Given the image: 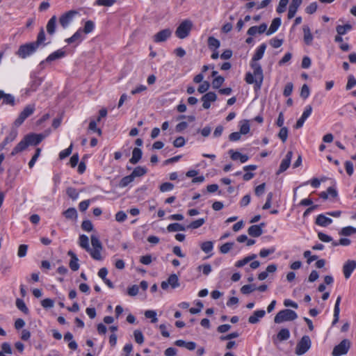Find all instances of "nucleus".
<instances>
[{
    "instance_id": "393cba45",
    "label": "nucleus",
    "mask_w": 356,
    "mask_h": 356,
    "mask_svg": "<svg viewBox=\"0 0 356 356\" xmlns=\"http://www.w3.org/2000/svg\"><path fill=\"white\" fill-rule=\"evenodd\" d=\"M281 25V19L280 17H276L273 19V20L271 22V24L270 26V28L266 31V35H270L275 32L277 31L280 26Z\"/></svg>"
},
{
    "instance_id": "412c9836",
    "label": "nucleus",
    "mask_w": 356,
    "mask_h": 356,
    "mask_svg": "<svg viewBox=\"0 0 356 356\" xmlns=\"http://www.w3.org/2000/svg\"><path fill=\"white\" fill-rule=\"evenodd\" d=\"M1 99H3V104H8L13 106L15 104V97L10 94L5 93L3 90H0V100Z\"/></svg>"
},
{
    "instance_id": "6ab92c4d",
    "label": "nucleus",
    "mask_w": 356,
    "mask_h": 356,
    "mask_svg": "<svg viewBox=\"0 0 356 356\" xmlns=\"http://www.w3.org/2000/svg\"><path fill=\"white\" fill-rule=\"evenodd\" d=\"M67 254L71 257L69 263L70 268L73 271H76L79 268V259L76 254L72 250L68 251Z\"/></svg>"
},
{
    "instance_id": "b1692460",
    "label": "nucleus",
    "mask_w": 356,
    "mask_h": 356,
    "mask_svg": "<svg viewBox=\"0 0 356 356\" xmlns=\"http://www.w3.org/2000/svg\"><path fill=\"white\" fill-rule=\"evenodd\" d=\"M29 146L28 143L25 138V137L13 148L11 155L14 156L19 152H21L26 149Z\"/></svg>"
},
{
    "instance_id": "a18cd8bd",
    "label": "nucleus",
    "mask_w": 356,
    "mask_h": 356,
    "mask_svg": "<svg viewBox=\"0 0 356 356\" xmlns=\"http://www.w3.org/2000/svg\"><path fill=\"white\" fill-rule=\"evenodd\" d=\"M299 6H300V5L291 3L289 8V12H288V18L289 19H292L295 16Z\"/></svg>"
},
{
    "instance_id": "49530a36",
    "label": "nucleus",
    "mask_w": 356,
    "mask_h": 356,
    "mask_svg": "<svg viewBox=\"0 0 356 356\" xmlns=\"http://www.w3.org/2000/svg\"><path fill=\"white\" fill-rule=\"evenodd\" d=\"M81 38V30H78L72 37L65 40V42L68 44L73 43L76 40H79Z\"/></svg>"
},
{
    "instance_id": "1a4fd4ad",
    "label": "nucleus",
    "mask_w": 356,
    "mask_h": 356,
    "mask_svg": "<svg viewBox=\"0 0 356 356\" xmlns=\"http://www.w3.org/2000/svg\"><path fill=\"white\" fill-rule=\"evenodd\" d=\"M78 13H79L75 10H71L63 13L59 17V24L63 29H66L71 24Z\"/></svg>"
},
{
    "instance_id": "603ef678",
    "label": "nucleus",
    "mask_w": 356,
    "mask_h": 356,
    "mask_svg": "<svg viewBox=\"0 0 356 356\" xmlns=\"http://www.w3.org/2000/svg\"><path fill=\"white\" fill-rule=\"evenodd\" d=\"M115 2H116V0H97L95 1V4L98 5V6H106V7H111Z\"/></svg>"
},
{
    "instance_id": "338daca9",
    "label": "nucleus",
    "mask_w": 356,
    "mask_h": 356,
    "mask_svg": "<svg viewBox=\"0 0 356 356\" xmlns=\"http://www.w3.org/2000/svg\"><path fill=\"white\" fill-rule=\"evenodd\" d=\"M293 88V86L292 83L289 82V83H286V85L284 87V91H283V95L285 97L290 96L292 93Z\"/></svg>"
},
{
    "instance_id": "13d9d810",
    "label": "nucleus",
    "mask_w": 356,
    "mask_h": 356,
    "mask_svg": "<svg viewBox=\"0 0 356 356\" xmlns=\"http://www.w3.org/2000/svg\"><path fill=\"white\" fill-rule=\"evenodd\" d=\"M41 152L40 148H37L35 150V152L33 157L31 158V161L29 163V166L30 168H33L35 165V163L36 162L38 158L40 156Z\"/></svg>"
},
{
    "instance_id": "58836bf2",
    "label": "nucleus",
    "mask_w": 356,
    "mask_h": 356,
    "mask_svg": "<svg viewBox=\"0 0 356 356\" xmlns=\"http://www.w3.org/2000/svg\"><path fill=\"white\" fill-rule=\"evenodd\" d=\"M45 40V33L43 28H41L40 32L38 33L37 40L35 42H33V44L36 45L38 48L39 45L41 44Z\"/></svg>"
},
{
    "instance_id": "6e6552de",
    "label": "nucleus",
    "mask_w": 356,
    "mask_h": 356,
    "mask_svg": "<svg viewBox=\"0 0 356 356\" xmlns=\"http://www.w3.org/2000/svg\"><path fill=\"white\" fill-rule=\"evenodd\" d=\"M35 111L34 104H29L27 105L24 110L19 113L18 118L15 120L14 124L16 127L20 126L24 120L31 115Z\"/></svg>"
},
{
    "instance_id": "0eeeda50",
    "label": "nucleus",
    "mask_w": 356,
    "mask_h": 356,
    "mask_svg": "<svg viewBox=\"0 0 356 356\" xmlns=\"http://www.w3.org/2000/svg\"><path fill=\"white\" fill-rule=\"evenodd\" d=\"M38 47L33 42L27 43L23 45H21L17 51V55L22 58H25L27 56L33 54L36 50Z\"/></svg>"
},
{
    "instance_id": "ea45409f",
    "label": "nucleus",
    "mask_w": 356,
    "mask_h": 356,
    "mask_svg": "<svg viewBox=\"0 0 356 356\" xmlns=\"http://www.w3.org/2000/svg\"><path fill=\"white\" fill-rule=\"evenodd\" d=\"M63 215L67 219H73L76 218L77 212L74 208L72 207L65 211Z\"/></svg>"
},
{
    "instance_id": "39448f33",
    "label": "nucleus",
    "mask_w": 356,
    "mask_h": 356,
    "mask_svg": "<svg viewBox=\"0 0 356 356\" xmlns=\"http://www.w3.org/2000/svg\"><path fill=\"white\" fill-rule=\"evenodd\" d=\"M312 346V341L309 336L305 335L298 342L295 353L298 355H302L307 353Z\"/></svg>"
},
{
    "instance_id": "6e6d98bb",
    "label": "nucleus",
    "mask_w": 356,
    "mask_h": 356,
    "mask_svg": "<svg viewBox=\"0 0 356 356\" xmlns=\"http://www.w3.org/2000/svg\"><path fill=\"white\" fill-rule=\"evenodd\" d=\"M145 316L147 318H151L152 323L157 322L156 313L153 310H147L145 312Z\"/></svg>"
},
{
    "instance_id": "7ed1b4c3",
    "label": "nucleus",
    "mask_w": 356,
    "mask_h": 356,
    "mask_svg": "<svg viewBox=\"0 0 356 356\" xmlns=\"http://www.w3.org/2000/svg\"><path fill=\"white\" fill-rule=\"evenodd\" d=\"M298 318L297 314L289 309H285L280 311L274 318L275 323H282L285 321H291Z\"/></svg>"
},
{
    "instance_id": "ddd939ff",
    "label": "nucleus",
    "mask_w": 356,
    "mask_h": 356,
    "mask_svg": "<svg viewBox=\"0 0 356 356\" xmlns=\"http://www.w3.org/2000/svg\"><path fill=\"white\" fill-rule=\"evenodd\" d=\"M172 31L170 29H165L158 32L154 35V42H163L167 40L170 37Z\"/></svg>"
},
{
    "instance_id": "3c124183",
    "label": "nucleus",
    "mask_w": 356,
    "mask_h": 356,
    "mask_svg": "<svg viewBox=\"0 0 356 356\" xmlns=\"http://www.w3.org/2000/svg\"><path fill=\"white\" fill-rule=\"evenodd\" d=\"M66 193L67 195L74 200L78 198L79 193L76 191V188L73 187H68L66 190Z\"/></svg>"
},
{
    "instance_id": "7c9ffc66",
    "label": "nucleus",
    "mask_w": 356,
    "mask_h": 356,
    "mask_svg": "<svg viewBox=\"0 0 356 356\" xmlns=\"http://www.w3.org/2000/svg\"><path fill=\"white\" fill-rule=\"evenodd\" d=\"M304 32V41L307 44H310L313 40V35L311 33L310 29L309 26H304L303 27Z\"/></svg>"
},
{
    "instance_id": "9b49d317",
    "label": "nucleus",
    "mask_w": 356,
    "mask_h": 356,
    "mask_svg": "<svg viewBox=\"0 0 356 356\" xmlns=\"http://www.w3.org/2000/svg\"><path fill=\"white\" fill-rule=\"evenodd\" d=\"M356 269V261L348 259L343 266V273L346 279H348Z\"/></svg>"
},
{
    "instance_id": "a211bd4d",
    "label": "nucleus",
    "mask_w": 356,
    "mask_h": 356,
    "mask_svg": "<svg viewBox=\"0 0 356 356\" xmlns=\"http://www.w3.org/2000/svg\"><path fill=\"white\" fill-rule=\"evenodd\" d=\"M42 79L40 77H35L31 82L30 86L26 90L25 95H30L32 92L36 91L38 88L41 85Z\"/></svg>"
},
{
    "instance_id": "dca6fc26",
    "label": "nucleus",
    "mask_w": 356,
    "mask_h": 356,
    "mask_svg": "<svg viewBox=\"0 0 356 356\" xmlns=\"http://www.w3.org/2000/svg\"><path fill=\"white\" fill-rule=\"evenodd\" d=\"M25 138L29 145H38L44 138V136L42 134H28L25 136Z\"/></svg>"
},
{
    "instance_id": "4d7b16f0",
    "label": "nucleus",
    "mask_w": 356,
    "mask_h": 356,
    "mask_svg": "<svg viewBox=\"0 0 356 356\" xmlns=\"http://www.w3.org/2000/svg\"><path fill=\"white\" fill-rule=\"evenodd\" d=\"M81 228L82 229L86 232L92 231L93 229V225L92 222L89 220H83L81 223Z\"/></svg>"
},
{
    "instance_id": "09e8293b",
    "label": "nucleus",
    "mask_w": 356,
    "mask_h": 356,
    "mask_svg": "<svg viewBox=\"0 0 356 356\" xmlns=\"http://www.w3.org/2000/svg\"><path fill=\"white\" fill-rule=\"evenodd\" d=\"M250 131V124L248 120H244L241 122L240 133L241 134H247Z\"/></svg>"
},
{
    "instance_id": "9d476101",
    "label": "nucleus",
    "mask_w": 356,
    "mask_h": 356,
    "mask_svg": "<svg viewBox=\"0 0 356 356\" xmlns=\"http://www.w3.org/2000/svg\"><path fill=\"white\" fill-rule=\"evenodd\" d=\"M179 278L175 274L170 275L166 281H163L161 284V286L163 290H166L169 286L172 289H175L179 287Z\"/></svg>"
},
{
    "instance_id": "864d4df0",
    "label": "nucleus",
    "mask_w": 356,
    "mask_h": 356,
    "mask_svg": "<svg viewBox=\"0 0 356 356\" xmlns=\"http://www.w3.org/2000/svg\"><path fill=\"white\" fill-rule=\"evenodd\" d=\"M225 79L221 76L216 77L212 81L213 88L216 89L219 88L223 83Z\"/></svg>"
},
{
    "instance_id": "5701e85b",
    "label": "nucleus",
    "mask_w": 356,
    "mask_h": 356,
    "mask_svg": "<svg viewBox=\"0 0 356 356\" xmlns=\"http://www.w3.org/2000/svg\"><path fill=\"white\" fill-rule=\"evenodd\" d=\"M266 314V312L263 309L254 312L248 318V322L251 324H255L259 322V318H263Z\"/></svg>"
},
{
    "instance_id": "f8f14e48",
    "label": "nucleus",
    "mask_w": 356,
    "mask_h": 356,
    "mask_svg": "<svg viewBox=\"0 0 356 356\" xmlns=\"http://www.w3.org/2000/svg\"><path fill=\"white\" fill-rule=\"evenodd\" d=\"M217 99V95L213 92H209L204 95L201 100L203 102L202 107L204 109H208L211 106V102H216Z\"/></svg>"
},
{
    "instance_id": "f704fd0d",
    "label": "nucleus",
    "mask_w": 356,
    "mask_h": 356,
    "mask_svg": "<svg viewBox=\"0 0 356 356\" xmlns=\"http://www.w3.org/2000/svg\"><path fill=\"white\" fill-rule=\"evenodd\" d=\"M208 45L210 49H214L216 50L219 48L220 42L216 38L210 36L208 38Z\"/></svg>"
},
{
    "instance_id": "bf43d9fd",
    "label": "nucleus",
    "mask_w": 356,
    "mask_h": 356,
    "mask_svg": "<svg viewBox=\"0 0 356 356\" xmlns=\"http://www.w3.org/2000/svg\"><path fill=\"white\" fill-rule=\"evenodd\" d=\"M173 188H174L173 184L170 183V182H165L160 186L159 189H160L161 192L164 193V192H167V191H170L172 190Z\"/></svg>"
},
{
    "instance_id": "aec40b11",
    "label": "nucleus",
    "mask_w": 356,
    "mask_h": 356,
    "mask_svg": "<svg viewBox=\"0 0 356 356\" xmlns=\"http://www.w3.org/2000/svg\"><path fill=\"white\" fill-rule=\"evenodd\" d=\"M65 56V51L63 49H58L52 54H51L45 60L41 62V64H43L44 62L50 63L51 61L56 60L57 59L61 58Z\"/></svg>"
},
{
    "instance_id": "f257e3e1",
    "label": "nucleus",
    "mask_w": 356,
    "mask_h": 356,
    "mask_svg": "<svg viewBox=\"0 0 356 356\" xmlns=\"http://www.w3.org/2000/svg\"><path fill=\"white\" fill-rule=\"evenodd\" d=\"M266 49V44L265 43H263L259 46L253 56L252 60L250 64V66L253 70V72H247L245 74V81L248 84L254 83L255 91H258L261 89L264 81L263 70L261 65L257 63V61L262 58Z\"/></svg>"
},
{
    "instance_id": "a19ab883",
    "label": "nucleus",
    "mask_w": 356,
    "mask_h": 356,
    "mask_svg": "<svg viewBox=\"0 0 356 356\" xmlns=\"http://www.w3.org/2000/svg\"><path fill=\"white\" fill-rule=\"evenodd\" d=\"M134 180V177L131 175L124 177L119 183V186L120 188H124L127 186L130 183H131Z\"/></svg>"
},
{
    "instance_id": "5fc2aeb1",
    "label": "nucleus",
    "mask_w": 356,
    "mask_h": 356,
    "mask_svg": "<svg viewBox=\"0 0 356 356\" xmlns=\"http://www.w3.org/2000/svg\"><path fill=\"white\" fill-rule=\"evenodd\" d=\"M234 243H226L222 245L220 248V251L222 254L228 253L230 250L233 248Z\"/></svg>"
},
{
    "instance_id": "8fccbe9b",
    "label": "nucleus",
    "mask_w": 356,
    "mask_h": 356,
    "mask_svg": "<svg viewBox=\"0 0 356 356\" xmlns=\"http://www.w3.org/2000/svg\"><path fill=\"white\" fill-rule=\"evenodd\" d=\"M94 27H95L94 22L91 20H88L85 23V26H84L83 31L86 34H88L93 31Z\"/></svg>"
},
{
    "instance_id": "774afa93",
    "label": "nucleus",
    "mask_w": 356,
    "mask_h": 356,
    "mask_svg": "<svg viewBox=\"0 0 356 356\" xmlns=\"http://www.w3.org/2000/svg\"><path fill=\"white\" fill-rule=\"evenodd\" d=\"M356 85V79L354 78L353 75H350L348 76V83L346 84V88L347 90H350Z\"/></svg>"
},
{
    "instance_id": "2eb2a0df",
    "label": "nucleus",
    "mask_w": 356,
    "mask_h": 356,
    "mask_svg": "<svg viewBox=\"0 0 356 356\" xmlns=\"http://www.w3.org/2000/svg\"><path fill=\"white\" fill-rule=\"evenodd\" d=\"M293 156V152L291 151H289L285 156V158L282 161L279 170L277 171V174L282 173L286 170V169L289 167L291 161Z\"/></svg>"
},
{
    "instance_id": "680f3d73",
    "label": "nucleus",
    "mask_w": 356,
    "mask_h": 356,
    "mask_svg": "<svg viewBox=\"0 0 356 356\" xmlns=\"http://www.w3.org/2000/svg\"><path fill=\"white\" fill-rule=\"evenodd\" d=\"M135 341L136 343L141 344L144 341V337L140 330H135L134 332Z\"/></svg>"
},
{
    "instance_id": "052dcab7",
    "label": "nucleus",
    "mask_w": 356,
    "mask_h": 356,
    "mask_svg": "<svg viewBox=\"0 0 356 356\" xmlns=\"http://www.w3.org/2000/svg\"><path fill=\"white\" fill-rule=\"evenodd\" d=\"M289 3V0H280L279 5L277 8L278 13H282L285 11L286 7Z\"/></svg>"
},
{
    "instance_id": "e2e57ef3",
    "label": "nucleus",
    "mask_w": 356,
    "mask_h": 356,
    "mask_svg": "<svg viewBox=\"0 0 356 356\" xmlns=\"http://www.w3.org/2000/svg\"><path fill=\"white\" fill-rule=\"evenodd\" d=\"M28 250V245L25 244L20 245L18 248L17 255L19 257L26 256Z\"/></svg>"
},
{
    "instance_id": "69168bd1",
    "label": "nucleus",
    "mask_w": 356,
    "mask_h": 356,
    "mask_svg": "<svg viewBox=\"0 0 356 356\" xmlns=\"http://www.w3.org/2000/svg\"><path fill=\"white\" fill-rule=\"evenodd\" d=\"M209 87H210V83L208 81H204L202 83L201 85H200V86L197 88V91L200 93H204L209 89Z\"/></svg>"
},
{
    "instance_id": "423d86ee",
    "label": "nucleus",
    "mask_w": 356,
    "mask_h": 356,
    "mask_svg": "<svg viewBox=\"0 0 356 356\" xmlns=\"http://www.w3.org/2000/svg\"><path fill=\"white\" fill-rule=\"evenodd\" d=\"M350 341L348 339H343L333 348L332 355L333 356H341L346 355L348 352L350 348Z\"/></svg>"
},
{
    "instance_id": "4468645a",
    "label": "nucleus",
    "mask_w": 356,
    "mask_h": 356,
    "mask_svg": "<svg viewBox=\"0 0 356 356\" xmlns=\"http://www.w3.org/2000/svg\"><path fill=\"white\" fill-rule=\"evenodd\" d=\"M264 226V222H261L259 225H254L250 226L248 229V234L252 237L260 236L263 233L262 227Z\"/></svg>"
},
{
    "instance_id": "cd10ccee",
    "label": "nucleus",
    "mask_w": 356,
    "mask_h": 356,
    "mask_svg": "<svg viewBox=\"0 0 356 356\" xmlns=\"http://www.w3.org/2000/svg\"><path fill=\"white\" fill-rule=\"evenodd\" d=\"M56 16L54 15L51 17V19L48 21L47 24V31L49 34L53 35L54 34L56 31Z\"/></svg>"
},
{
    "instance_id": "c03bdc74",
    "label": "nucleus",
    "mask_w": 356,
    "mask_h": 356,
    "mask_svg": "<svg viewBox=\"0 0 356 356\" xmlns=\"http://www.w3.org/2000/svg\"><path fill=\"white\" fill-rule=\"evenodd\" d=\"M288 133L289 130L288 128L286 127H281L279 133H278V137L283 142L285 143L288 138Z\"/></svg>"
},
{
    "instance_id": "473e14b6",
    "label": "nucleus",
    "mask_w": 356,
    "mask_h": 356,
    "mask_svg": "<svg viewBox=\"0 0 356 356\" xmlns=\"http://www.w3.org/2000/svg\"><path fill=\"white\" fill-rule=\"evenodd\" d=\"M355 233H356V228L351 227V226L345 227L342 228L341 229V231L339 232L340 235L345 236H350Z\"/></svg>"
},
{
    "instance_id": "72a5a7b5",
    "label": "nucleus",
    "mask_w": 356,
    "mask_h": 356,
    "mask_svg": "<svg viewBox=\"0 0 356 356\" xmlns=\"http://www.w3.org/2000/svg\"><path fill=\"white\" fill-rule=\"evenodd\" d=\"M277 337L280 341L287 340L290 337L289 330L286 328L281 329Z\"/></svg>"
},
{
    "instance_id": "0e129e2a",
    "label": "nucleus",
    "mask_w": 356,
    "mask_h": 356,
    "mask_svg": "<svg viewBox=\"0 0 356 356\" xmlns=\"http://www.w3.org/2000/svg\"><path fill=\"white\" fill-rule=\"evenodd\" d=\"M309 88L307 84H304L302 86L301 91H300V97L303 99H307L309 95Z\"/></svg>"
},
{
    "instance_id": "4be33fe9",
    "label": "nucleus",
    "mask_w": 356,
    "mask_h": 356,
    "mask_svg": "<svg viewBox=\"0 0 356 356\" xmlns=\"http://www.w3.org/2000/svg\"><path fill=\"white\" fill-rule=\"evenodd\" d=\"M332 222V220L327 217L324 214L318 215L316 218L315 223L321 227H327Z\"/></svg>"
},
{
    "instance_id": "c85d7f7f",
    "label": "nucleus",
    "mask_w": 356,
    "mask_h": 356,
    "mask_svg": "<svg viewBox=\"0 0 356 356\" xmlns=\"http://www.w3.org/2000/svg\"><path fill=\"white\" fill-rule=\"evenodd\" d=\"M142 150L138 147H135L132 152V156L129 160V162L132 164H136L142 157Z\"/></svg>"
},
{
    "instance_id": "f03ea898",
    "label": "nucleus",
    "mask_w": 356,
    "mask_h": 356,
    "mask_svg": "<svg viewBox=\"0 0 356 356\" xmlns=\"http://www.w3.org/2000/svg\"><path fill=\"white\" fill-rule=\"evenodd\" d=\"M91 244L92 248L89 245V239L86 235L82 234L79 236V245L88 252L90 253L92 259L100 261L102 259L101 251L102 250V245L99 238L96 235L90 236Z\"/></svg>"
},
{
    "instance_id": "4c0bfd02",
    "label": "nucleus",
    "mask_w": 356,
    "mask_h": 356,
    "mask_svg": "<svg viewBox=\"0 0 356 356\" xmlns=\"http://www.w3.org/2000/svg\"><path fill=\"white\" fill-rule=\"evenodd\" d=\"M205 222V220L204 218H199L196 220L193 221L191 222L188 226L187 228L188 229H197L200 227L202 225H203Z\"/></svg>"
},
{
    "instance_id": "bb28decb",
    "label": "nucleus",
    "mask_w": 356,
    "mask_h": 356,
    "mask_svg": "<svg viewBox=\"0 0 356 356\" xmlns=\"http://www.w3.org/2000/svg\"><path fill=\"white\" fill-rule=\"evenodd\" d=\"M229 153L230 154L231 159L232 160H238L239 159L241 163L246 162L249 157L245 154H242L238 152H234L233 149L229 150Z\"/></svg>"
},
{
    "instance_id": "c9c22d12",
    "label": "nucleus",
    "mask_w": 356,
    "mask_h": 356,
    "mask_svg": "<svg viewBox=\"0 0 356 356\" xmlns=\"http://www.w3.org/2000/svg\"><path fill=\"white\" fill-rule=\"evenodd\" d=\"M352 29V26L349 24H346L343 26L338 25L336 28L337 33L340 35H345L346 32Z\"/></svg>"
},
{
    "instance_id": "79ce46f5",
    "label": "nucleus",
    "mask_w": 356,
    "mask_h": 356,
    "mask_svg": "<svg viewBox=\"0 0 356 356\" xmlns=\"http://www.w3.org/2000/svg\"><path fill=\"white\" fill-rule=\"evenodd\" d=\"M201 250L205 253H209L212 251L213 244L212 241H205L201 244Z\"/></svg>"
},
{
    "instance_id": "f3484780",
    "label": "nucleus",
    "mask_w": 356,
    "mask_h": 356,
    "mask_svg": "<svg viewBox=\"0 0 356 356\" xmlns=\"http://www.w3.org/2000/svg\"><path fill=\"white\" fill-rule=\"evenodd\" d=\"M312 111V108L311 106H307L305 108V111L303 112L302 116L300 119L298 120L296 124H295L294 127L295 129H300L301 128L305 121L307 120V118L311 115Z\"/></svg>"
},
{
    "instance_id": "a878e982",
    "label": "nucleus",
    "mask_w": 356,
    "mask_h": 356,
    "mask_svg": "<svg viewBox=\"0 0 356 356\" xmlns=\"http://www.w3.org/2000/svg\"><path fill=\"white\" fill-rule=\"evenodd\" d=\"M341 300V296H338L336 300V302H335L334 308V319L332 321L333 325L337 324L339 319V313H340L339 305H340Z\"/></svg>"
},
{
    "instance_id": "de8ad7c7",
    "label": "nucleus",
    "mask_w": 356,
    "mask_h": 356,
    "mask_svg": "<svg viewBox=\"0 0 356 356\" xmlns=\"http://www.w3.org/2000/svg\"><path fill=\"white\" fill-rule=\"evenodd\" d=\"M256 290V286L254 284H246L241 288V292L243 294H249Z\"/></svg>"
},
{
    "instance_id": "37998d69",
    "label": "nucleus",
    "mask_w": 356,
    "mask_h": 356,
    "mask_svg": "<svg viewBox=\"0 0 356 356\" xmlns=\"http://www.w3.org/2000/svg\"><path fill=\"white\" fill-rule=\"evenodd\" d=\"M17 136V131L15 129H12L9 135L4 139L3 141L4 143L8 145V143L13 142Z\"/></svg>"
},
{
    "instance_id": "20e7f679",
    "label": "nucleus",
    "mask_w": 356,
    "mask_h": 356,
    "mask_svg": "<svg viewBox=\"0 0 356 356\" xmlns=\"http://www.w3.org/2000/svg\"><path fill=\"white\" fill-rule=\"evenodd\" d=\"M192 27L193 23L191 20H184L176 29V36L179 39H184L187 38L190 34Z\"/></svg>"
},
{
    "instance_id": "e433bc0d",
    "label": "nucleus",
    "mask_w": 356,
    "mask_h": 356,
    "mask_svg": "<svg viewBox=\"0 0 356 356\" xmlns=\"http://www.w3.org/2000/svg\"><path fill=\"white\" fill-rule=\"evenodd\" d=\"M16 306L23 313L26 314H29V310L23 300L17 298L16 300Z\"/></svg>"
},
{
    "instance_id": "2f4dec72",
    "label": "nucleus",
    "mask_w": 356,
    "mask_h": 356,
    "mask_svg": "<svg viewBox=\"0 0 356 356\" xmlns=\"http://www.w3.org/2000/svg\"><path fill=\"white\" fill-rule=\"evenodd\" d=\"M167 230L170 232H179V231H185L186 227L177 222L170 224L167 227Z\"/></svg>"
},
{
    "instance_id": "c756f323",
    "label": "nucleus",
    "mask_w": 356,
    "mask_h": 356,
    "mask_svg": "<svg viewBox=\"0 0 356 356\" xmlns=\"http://www.w3.org/2000/svg\"><path fill=\"white\" fill-rule=\"evenodd\" d=\"M147 170L145 167L137 166L134 169L131 175L134 179L135 177H142L145 175L147 173Z\"/></svg>"
}]
</instances>
